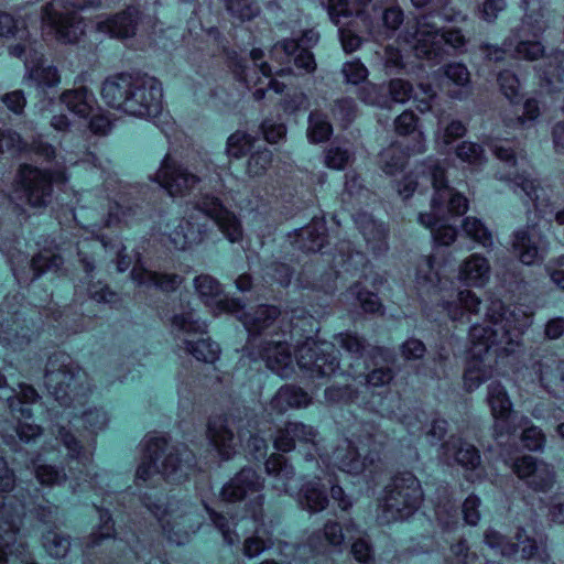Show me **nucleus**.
Instances as JSON below:
<instances>
[{
	"label": "nucleus",
	"instance_id": "obj_1",
	"mask_svg": "<svg viewBox=\"0 0 564 564\" xmlns=\"http://www.w3.org/2000/svg\"><path fill=\"white\" fill-rule=\"evenodd\" d=\"M488 324H475L469 329V354L464 373L466 389L471 391L478 388L490 375V369L484 365V357L490 350L498 356L514 352L520 338L532 323L531 316L522 308H507L499 300L489 303L486 310Z\"/></svg>",
	"mask_w": 564,
	"mask_h": 564
},
{
	"label": "nucleus",
	"instance_id": "obj_2",
	"mask_svg": "<svg viewBox=\"0 0 564 564\" xmlns=\"http://www.w3.org/2000/svg\"><path fill=\"white\" fill-rule=\"evenodd\" d=\"M141 502L159 521L166 539L177 545L187 543L197 533L205 521L204 512L209 514L210 521L228 545L239 541V535L231 530V520L206 505H195L185 499L166 500L158 492H144Z\"/></svg>",
	"mask_w": 564,
	"mask_h": 564
},
{
	"label": "nucleus",
	"instance_id": "obj_3",
	"mask_svg": "<svg viewBox=\"0 0 564 564\" xmlns=\"http://www.w3.org/2000/svg\"><path fill=\"white\" fill-rule=\"evenodd\" d=\"M101 97L111 108L135 117H155L162 110V87L151 76L117 74L105 79Z\"/></svg>",
	"mask_w": 564,
	"mask_h": 564
},
{
	"label": "nucleus",
	"instance_id": "obj_4",
	"mask_svg": "<svg viewBox=\"0 0 564 564\" xmlns=\"http://www.w3.org/2000/svg\"><path fill=\"white\" fill-rule=\"evenodd\" d=\"M446 162L429 164L434 195L431 199V216L425 227L431 229L435 247H447L457 237L456 229L446 224L447 216H460L468 209L467 198L447 184Z\"/></svg>",
	"mask_w": 564,
	"mask_h": 564
},
{
	"label": "nucleus",
	"instance_id": "obj_5",
	"mask_svg": "<svg viewBox=\"0 0 564 564\" xmlns=\"http://www.w3.org/2000/svg\"><path fill=\"white\" fill-rule=\"evenodd\" d=\"M202 217L213 219L231 242L240 239L242 231L237 217L217 197L205 195L197 203L196 210L187 218L180 219L170 232V240L176 249L184 250L203 241L207 229L199 221Z\"/></svg>",
	"mask_w": 564,
	"mask_h": 564
},
{
	"label": "nucleus",
	"instance_id": "obj_6",
	"mask_svg": "<svg viewBox=\"0 0 564 564\" xmlns=\"http://www.w3.org/2000/svg\"><path fill=\"white\" fill-rule=\"evenodd\" d=\"M195 465V455L185 444H173L165 437H151L135 476L139 481L151 480L158 475L166 480L180 481L188 476Z\"/></svg>",
	"mask_w": 564,
	"mask_h": 564
},
{
	"label": "nucleus",
	"instance_id": "obj_7",
	"mask_svg": "<svg viewBox=\"0 0 564 564\" xmlns=\"http://www.w3.org/2000/svg\"><path fill=\"white\" fill-rule=\"evenodd\" d=\"M45 386L63 406L83 404L90 392L88 376L68 356H52L45 369Z\"/></svg>",
	"mask_w": 564,
	"mask_h": 564
},
{
	"label": "nucleus",
	"instance_id": "obj_8",
	"mask_svg": "<svg viewBox=\"0 0 564 564\" xmlns=\"http://www.w3.org/2000/svg\"><path fill=\"white\" fill-rule=\"evenodd\" d=\"M440 17L444 21H464L466 17L448 7V0H425V59H443L457 52H463L466 40L459 30H438L429 17Z\"/></svg>",
	"mask_w": 564,
	"mask_h": 564
},
{
	"label": "nucleus",
	"instance_id": "obj_9",
	"mask_svg": "<svg viewBox=\"0 0 564 564\" xmlns=\"http://www.w3.org/2000/svg\"><path fill=\"white\" fill-rule=\"evenodd\" d=\"M421 497L420 480L411 471L395 475L386 486L379 505L378 521L388 524L408 519L417 509Z\"/></svg>",
	"mask_w": 564,
	"mask_h": 564
},
{
	"label": "nucleus",
	"instance_id": "obj_10",
	"mask_svg": "<svg viewBox=\"0 0 564 564\" xmlns=\"http://www.w3.org/2000/svg\"><path fill=\"white\" fill-rule=\"evenodd\" d=\"M93 6L89 0H54L42 9L43 31L62 43H76L84 35L79 11Z\"/></svg>",
	"mask_w": 564,
	"mask_h": 564
},
{
	"label": "nucleus",
	"instance_id": "obj_11",
	"mask_svg": "<svg viewBox=\"0 0 564 564\" xmlns=\"http://www.w3.org/2000/svg\"><path fill=\"white\" fill-rule=\"evenodd\" d=\"M297 365L311 377H328L339 369L338 352L335 344L306 339L295 352Z\"/></svg>",
	"mask_w": 564,
	"mask_h": 564
},
{
	"label": "nucleus",
	"instance_id": "obj_12",
	"mask_svg": "<svg viewBox=\"0 0 564 564\" xmlns=\"http://www.w3.org/2000/svg\"><path fill=\"white\" fill-rule=\"evenodd\" d=\"M17 192L32 207L45 206L52 195L51 175L37 167L22 165L17 176Z\"/></svg>",
	"mask_w": 564,
	"mask_h": 564
},
{
	"label": "nucleus",
	"instance_id": "obj_13",
	"mask_svg": "<svg viewBox=\"0 0 564 564\" xmlns=\"http://www.w3.org/2000/svg\"><path fill=\"white\" fill-rule=\"evenodd\" d=\"M23 507L2 502L0 506V564H7V555L21 556L24 541L18 535L22 523Z\"/></svg>",
	"mask_w": 564,
	"mask_h": 564
},
{
	"label": "nucleus",
	"instance_id": "obj_14",
	"mask_svg": "<svg viewBox=\"0 0 564 564\" xmlns=\"http://www.w3.org/2000/svg\"><path fill=\"white\" fill-rule=\"evenodd\" d=\"M318 432L312 425L302 422H286L282 427L278 429L273 446L276 451L289 453L300 447L306 448V459H314L317 452Z\"/></svg>",
	"mask_w": 564,
	"mask_h": 564
},
{
	"label": "nucleus",
	"instance_id": "obj_15",
	"mask_svg": "<svg viewBox=\"0 0 564 564\" xmlns=\"http://www.w3.org/2000/svg\"><path fill=\"white\" fill-rule=\"evenodd\" d=\"M513 473L534 491H549L555 482V473L551 465L524 455L512 464Z\"/></svg>",
	"mask_w": 564,
	"mask_h": 564
},
{
	"label": "nucleus",
	"instance_id": "obj_16",
	"mask_svg": "<svg viewBox=\"0 0 564 564\" xmlns=\"http://www.w3.org/2000/svg\"><path fill=\"white\" fill-rule=\"evenodd\" d=\"M512 251L523 264L531 265L544 258L547 241L535 226H527L513 232Z\"/></svg>",
	"mask_w": 564,
	"mask_h": 564
},
{
	"label": "nucleus",
	"instance_id": "obj_17",
	"mask_svg": "<svg viewBox=\"0 0 564 564\" xmlns=\"http://www.w3.org/2000/svg\"><path fill=\"white\" fill-rule=\"evenodd\" d=\"M486 401L495 420V431L499 435L514 432V419L512 402L506 388L498 381H492L487 387Z\"/></svg>",
	"mask_w": 564,
	"mask_h": 564
},
{
	"label": "nucleus",
	"instance_id": "obj_18",
	"mask_svg": "<svg viewBox=\"0 0 564 564\" xmlns=\"http://www.w3.org/2000/svg\"><path fill=\"white\" fill-rule=\"evenodd\" d=\"M171 196H183L199 181L186 169L165 158L154 178Z\"/></svg>",
	"mask_w": 564,
	"mask_h": 564
},
{
	"label": "nucleus",
	"instance_id": "obj_19",
	"mask_svg": "<svg viewBox=\"0 0 564 564\" xmlns=\"http://www.w3.org/2000/svg\"><path fill=\"white\" fill-rule=\"evenodd\" d=\"M0 36L14 39L17 43L9 45L11 56L22 58L26 52L36 54V39L32 36L23 22L15 20L11 14L0 11Z\"/></svg>",
	"mask_w": 564,
	"mask_h": 564
},
{
	"label": "nucleus",
	"instance_id": "obj_20",
	"mask_svg": "<svg viewBox=\"0 0 564 564\" xmlns=\"http://www.w3.org/2000/svg\"><path fill=\"white\" fill-rule=\"evenodd\" d=\"M438 73V86L449 98L464 100L471 94L470 73L463 63L446 64Z\"/></svg>",
	"mask_w": 564,
	"mask_h": 564
},
{
	"label": "nucleus",
	"instance_id": "obj_21",
	"mask_svg": "<svg viewBox=\"0 0 564 564\" xmlns=\"http://www.w3.org/2000/svg\"><path fill=\"white\" fill-rule=\"evenodd\" d=\"M541 387L556 398L564 397V359L555 354L541 357L533 366Z\"/></svg>",
	"mask_w": 564,
	"mask_h": 564
},
{
	"label": "nucleus",
	"instance_id": "obj_22",
	"mask_svg": "<svg viewBox=\"0 0 564 564\" xmlns=\"http://www.w3.org/2000/svg\"><path fill=\"white\" fill-rule=\"evenodd\" d=\"M36 54L32 52L22 56L25 65L24 82L37 88L54 87L59 84V75L53 65H46L40 48L42 44L36 40Z\"/></svg>",
	"mask_w": 564,
	"mask_h": 564
},
{
	"label": "nucleus",
	"instance_id": "obj_23",
	"mask_svg": "<svg viewBox=\"0 0 564 564\" xmlns=\"http://www.w3.org/2000/svg\"><path fill=\"white\" fill-rule=\"evenodd\" d=\"M236 423L230 416H213L208 422V436L224 458H230L237 449L240 435L235 434Z\"/></svg>",
	"mask_w": 564,
	"mask_h": 564
},
{
	"label": "nucleus",
	"instance_id": "obj_24",
	"mask_svg": "<svg viewBox=\"0 0 564 564\" xmlns=\"http://www.w3.org/2000/svg\"><path fill=\"white\" fill-rule=\"evenodd\" d=\"M438 458L448 466L457 464L466 469H475L480 464L478 449L454 435L440 446Z\"/></svg>",
	"mask_w": 564,
	"mask_h": 564
},
{
	"label": "nucleus",
	"instance_id": "obj_25",
	"mask_svg": "<svg viewBox=\"0 0 564 564\" xmlns=\"http://www.w3.org/2000/svg\"><path fill=\"white\" fill-rule=\"evenodd\" d=\"M335 343L347 354L349 358L347 373L357 379L367 369L366 357L370 355L369 344L357 334L346 332L337 334Z\"/></svg>",
	"mask_w": 564,
	"mask_h": 564
},
{
	"label": "nucleus",
	"instance_id": "obj_26",
	"mask_svg": "<svg viewBox=\"0 0 564 564\" xmlns=\"http://www.w3.org/2000/svg\"><path fill=\"white\" fill-rule=\"evenodd\" d=\"M139 18V10L134 7H129L113 15L99 17L96 22V30L110 37H131L135 34Z\"/></svg>",
	"mask_w": 564,
	"mask_h": 564
},
{
	"label": "nucleus",
	"instance_id": "obj_27",
	"mask_svg": "<svg viewBox=\"0 0 564 564\" xmlns=\"http://www.w3.org/2000/svg\"><path fill=\"white\" fill-rule=\"evenodd\" d=\"M194 288L199 299L208 306L216 304L220 310L236 314L243 308L240 300L223 297L220 283L209 274L196 276Z\"/></svg>",
	"mask_w": 564,
	"mask_h": 564
},
{
	"label": "nucleus",
	"instance_id": "obj_28",
	"mask_svg": "<svg viewBox=\"0 0 564 564\" xmlns=\"http://www.w3.org/2000/svg\"><path fill=\"white\" fill-rule=\"evenodd\" d=\"M262 488L263 479L258 473L252 468L245 467L223 487L221 497L225 501L235 502Z\"/></svg>",
	"mask_w": 564,
	"mask_h": 564
},
{
	"label": "nucleus",
	"instance_id": "obj_29",
	"mask_svg": "<svg viewBox=\"0 0 564 564\" xmlns=\"http://www.w3.org/2000/svg\"><path fill=\"white\" fill-rule=\"evenodd\" d=\"M333 460L338 469L358 475L371 465L375 459L370 455H362L351 441L345 440L335 448Z\"/></svg>",
	"mask_w": 564,
	"mask_h": 564
},
{
	"label": "nucleus",
	"instance_id": "obj_30",
	"mask_svg": "<svg viewBox=\"0 0 564 564\" xmlns=\"http://www.w3.org/2000/svg\"><path fill=\"white\" fill-rule=\"evenodd\" d=\"M344 542L343 525L334 520L326 521L321 531L313 532L307 539V545L316 554H326L330 547L341 552Z\"/></svg>",
	"mask_w": 564,
	"mask_h": 564
},
{
	"label": "nucleus",
	"instance_id": "obj_31",
	"mask_svg": "<svg viewBox=\"0 0 564 564\" xmlns=\"http://www.w3.org/2000/svg\"><path fill=\"white\" fill-rule=\"evenodd\" d=\"M491 268L487 258L473 253L459 265L458 280L466 286L482 288L490 279Z\"/></svg>",
	"mask_w": 564,
	"mask_h": 564
},
{
	"label": "nucleus",
	"instance_id": "obj_32",
	"mask_svg": "<svg viewBox=\"0 0 564 564\" xmlns=\"http://www.w3.org/2000/svg\"><path fill=\"white\" fill-rule=\"evenodd\" d=\"M264 469L275 491L290 494V482L295 478L296 473L288 458L281 454H272L265 460Z\"/></svg>",
	"mask_w": 564,
	"mask_h": 564
},
{
	"label": "nucleus",
	"instance_id": "obj_33",
	"mask_svg": "<svg viewBox=\"0 0 564 564\" xmlns=\"http://www.w3.org/2000/svg\"><path fill=\"white\" fill-rule=\"evenodd\" d=\"M267 367L281 377H289L294 370L290 347L284 341L268 343L260 352Z\"/></svg>",
	"mask_w": 564,
	"mask_h": 564
},
{
	"label": "nucleus",
	"instance_id": "obj_34",
	"mask_svg": "<svg viewBox=\"0 0 564 564\" xmlns=\"http://www.w3.org/2000/svg\"><path fill=\"white\" fill-rule=\"evenodd\" d=\"M297 502L311 513L325 510L329 503L326 484L317 477L305 481L299 490Z\"/></svg>",
	"mask_w": 564,
	"mask_h": 564
},
{
	"label": "nucleus",
	"instance_id": "obj_35",
	"mask_svg": "<svg viewBox=\"0 0 564 564\" xmlns=\"http://www.w3.org/2000/svg\"><path fill=\"white\" fill-rule=\"evenodd\" d=\"M132 280L141 286H154L163 292L175 291L183 282V278L175 273H159L148 270L142 265L133 267L131 271Z\"/></svg>",
	"mask_w": 564,
	"mask_h": 564
},
{
	"label": "nucleus",
	"instance_id": "obj_36",
	"mask_svg": "<svg viewBox=\"0 0 564 564\" xmlns=\"http://www.w3.org/2000/svg\"><path fill=\"white\" fill-rule=\"evenodd\" d=\"M524 10L521 32L523 35L539 36L546 29V8L542 0H521Z\"/></svg>",
	"mask_w": 564,
	"mask_h": 564
},
{
	"label": "nucleus",
	"instance_id": "obj_37",
	"mask_svg": "<svg viewBox=\"0 0 564 564\" xmlns=\"http://www.w3.org/2000/svg\"><path fill=\"white\" fill-rule=\"evenodd\" d=\"M59 100L79 118H88L97 105L94 93L86 87L65 90L59 96Z\"/></svg>",
	"mask_w": 564,
	"mask_h": 564
},
{
	"label": "nucleus",
	"instance_id": "obj_38",
	"mask_svg": "<svg viewBox=\"0 0 564 564\" xmlns=\"http://www.w3.org/2000/svg\"><path fill=\"white\" fill-rule=\"evenodd\" d=\"M542 85L550 91L560 89L564 83V50H556L546 56L544 66L539 67Z\"/></svg>",
	"mask_w": 564,
	"mask_h": 564
},
{
	"label": "nucleus",
	"instance_id": "obj_39",
	"mask_svg": "<svg viewBox=\"0 0 564 564\" xmlns=\"http://www.w3.org/2000/svg\"><path fill=\"white\" fill-rule=\"evenodd\" d=\"M280 313L276 306L261 305L252 312H241L238 318L250 335H258L270 327Z\"/></svg>",
	"mask_w": 564,
	"mask_h": 564
},
{
	"label": "nucleus",
	"instance_id": "obj_40",
	"mask_svg": "<svg viewBox=\"0 0 564 564\" xmlns=\"http://www.w3.org/2000/svg\"><path fill=\"white\" fill-rule=\"evenodd\" d=\"M360 231L375 253L384 252L387 245V229L382 223L376 221L369 215H362L358 219Z\"/></svg>",
	"mask_w": 564,
	"mask_h": 564
},
{
	"label": "nucleus",
	"instance_id": "obj_41",
	"mask_svg": "<svg viewBox=\"0 0 564 564\" xmlns=\"http://www.w3.org/2000/svg\"><path fill=\"white\" fill-rule=\"evenodd\" d=\"M524 529L520 528L516 534L517 540L521 544V557L523 560H534L540 563H547L551 560L546 536L525 538L522 539Z\"/></svg>",
	"mask_w": 564,
	"mask_h": 564
},
{
	"label": "nucleus",
	"instance_id": "obj_42",
	"mask_svg": "<svg viewBox=\"0 0 564 564\" xmlns=\"http://www.w3.org/2000/svg\"><path fill=\"white\" fill-rule=\"evenodd\" d=\"M311 399L301 388L295 386H284L279 389L271 405L279 412H285L289 408H302L308 405Z\"/></svg>",
	"mask_w": 564,
	"mask_h": 564
},
{
	"label": "nucleus",
	"instance_id": "obj_43",
	"mask_svg": "<svg viewBox=\"0 0 564 564\" xmlns=\"http://www.w3.org/2000/svg\"><path fill=\"white\" fill-rule=\"evenodd\" d=\"M19 389L20 390L17 394L8 395L9 408L11 413L19 420L30 419L32 416V411L29 406H23V404L35 403L40 395L32 386L25 383H20Z\"/></svg>",
	"mask_w": 564,
	"mask_h": 564
},
{
	"label": "nucleus",
	"instance_id": "obj_44",
	"mask_svg": "<svg viewBox=\"0 0 564 564\" xmlns=\"http://www.w3.org/2000/svg\"><path fill=\"white\" fill-rule=\"evenodd\" d=\"M172 332L176 335L203 334L206 332V324L193 310L176 313L171 319Z\"/></svg>",
	"mask_w": 564,
	"mask_h": 564
},
{
	"label": "nucleus",
	"instance_id": "obj_45",
	"mask_svg": "<svg viewBox=\"0 0 564 564\" xmlns=\"http://www.w3.org/2000/svg\"><path fill=\"white\" fill-rule=\"evenodd\" d=\"M299 236L300 248L307 252L319 251L326 242V227L322 221H313L302 228Z\"/></svg>",
	"mask_w": 564,
	"mask_h": 564
},
{
	"label": "nucleus",
	"instance_id": "obj_46",
	"mask_svg": "<svg viewBox=\"0 0 564 564\" xmlns=\"http://www.w3.org/2000/svg\"><path fill=\"white\" fill-rule=\"evenodd\" d=\"M500 178L510 180L513 184L512 189L516 194H523L528 202L534 204L535 207H539L540 200V192L543 189L540 187L536 180L532 178L530 175L524 172L521 174H512L508 173L506 175H501Z\"/></svg>",
	"mask_w": 564,
	"mask_h": 564
},
{
	"label": "nucleus",
	"instance_id": "obj_47",
	"mask_svg": "<svg viewBox=\"0 0 564 564\" xmlns=\"http://www.w3.org/2000/svg\"><path fill=\"white\" fill-rule=\"evenodd\" d=\"M182 348L195 359L207 364H214L220 354L219 345L209 338H203L197 341L184 339Z\"/></svg>",
	"mask_w": 564,
	"mask_h": 564
},
{
	"label": "nucleus",
	"instance_id": "obj_48",
	"mask_svg": "<svg viewBox=\"0 0 564 564\" xmlns=\"http://www.w3.org/2000/svg\"><path fill=\"white\" fill-rule=\"evenodd\" d=\"M42 545L51 557L64 558L70 550V536L58 530H48L42 536Z\"/></svg>",
	"mask_w": 564,
	"mask_h": 564
},
{
	"label": "nucleus",
	"instance_id": "obj_49",
	"mask_svg": "<svg viewBox=\"0 0 564 564\" xmlns=\"http://www.w3.org/2000/svg\"><path fill=\"white\" fill-rule=\"evenodd\" d=\"M406 159L408 155L401 147L391 144L380 153L379 164L386 174L394 175L403 170Z\"/></svg>",
	"mask_w": 564,
	"mask_h": 564
},
{
	"label": "nucleus",
	"instance_id": "obj_50",
	"mask_svg": "<svg viewBox=\"0 0 564 564\" xmlns=\"http://www.w3.org/2000/svg\"><path fill=\"white\" fill-rule=\"evenodd\" d=\"M333 127L327 116L321 111H312L308 116L307 137L313 143H321L329 139Z\"/></svg>",
	"mask_w": 564,
	"mask_h": 564
},
{
	"label": "nucleus",
	"instance_id": "obj_51",
	"mask_svg": "<svg viewBox=\"0 0 564 564\" xmlns=\"http://www.w3.org/2000/svg\"><path fill=\"white\" fill-rule=\"evenodd\" d=\"M462 227L464 234L468 238L473 239L484 248H492L494 241L491 232L480 219L476 217H466L463 220Z\"/></svg>",
	"mask_w": 564,
	"mask_h": 564
},
{
	"label": "nucleus",
	"instance_id": "obj_52",
	"mask_svg": "<svg viewBox=\"0 0 564 564\" xmlns=\"http://www.w3.org/2000/svg\"><path fill=\"white\" fill-rule=\"evenodd\" d=\"M63 263V258L59 254L51 251L37 253L31 260V270L33 272L32 281L40 278L45 272L58 271Z\"/></svg>",
	"mask_w": 564,
	"mask_h": 564
},
{
	"label": "nucleus",
	"instance_id": "obj_53",
	"mask_svg": "<svg viewBox=\"0 0 564 564\" xmlns=\"http://www.w3.org/2000/svg\"><path fill=\"white\" fill-rule=\"evenodd\" d=\"M99 513V525L86 541V547L93 549L101 544L104 540L115 536V527L111 514L108 510L97 509Z\"/></svg>",
	"mask_w": 564,
	"mask_h": 564
},
{
	"label": "nucleus",
	"instance_id": "obj_54",
	"mask_svg": "<svg viewBox=\"0 0 564 564\" xmlns=\"http://www.w3.org/2000/svg\"><path fill=\"white\" fill-rule=\"evenodd\" d=\"M226 10L240 21H250L260 14L256 0H224Z\"/></svg>",
	"mask_w": 564,
	"mask_h": 564
},
{
	"label": "nucleus",
	"instance_id": "obj_55",
	"mask_svg": "<svg viewBox=\"0 0 564 564\" xmlns=\"http://www.w3.org/2000/svg\"><path fill=\"white\" fill-rule=\"evenodd\" d=\"M56 440H58L68 451V457L78 459L82 464L88 460V457L83 453V446L80 442L74 436V434L65 426L57 425L54 431Z\"/></svg>",
	"mask_w": 564,
	"mask_h": 564
},
{
	"label": "nucleus",
	"instance_id": "obj_56",
	"mask_svg": "<svg viewBox=\"0 0 564 564\" xmlns=\"http://www.w3.org/2000/svg\"><path fill=\"white\" fill-rule=\"evenodd\" d=\"M34 475L37 481L44 486L62 485L66 480L63 468L50 464L33 463Z\"/></svg>",
	"mask_w": 564,
	"mask_h": 564
},
{
	"label": "nucleus",
	"instance_id": "obj_57",
	"mask_svg": "<svg viewBox=\"0 0 564 564\" xmlns=\"http://www.w3.org/2000/svg\"><path fill=\"white\" fill-rule=\"evenodd\" d=\"M466 131L467 129L460 120L453 119L448 123H444L443 120H440L436 132V142L437 144L447 147L458 138L464 137Z\"/></svg>",
	"mask_w": 564,
	"mask_h": 564
},
{
	"label": "nucleus",
	"instance_id": "obj_58",
	"mask_svg": "<svg viewBox=\"0 0 564 564\" xmlns=\"http://www.w3.org/2000/svg\"><path fill=\"white\" fill-rule=\"evenodd\" d=\"M484 541L490 549L496 550L506 557L513 556L519 551V544L510 542L506 536L492 529H488L485 532Z\"/></svg>",
	"mask_w": 564,
	"mask_h": 564
},
{
	"label": "nucleus",
	"instance_id": "obj_59",
	"mask_svg": "<svg viewBox=\"0 0 564 564\" xmlns=\"http://www.w3.org/2000/svg\"><path fill=\"white\" fill-rule=\"evenodd\" d=\"M497 82L501 93L511 102H518L521 99L522 95L519 78L511 70L506 69L500 72Z\"/></svg>",
	"mask_w": 564,
	"mask_h": 564
},
{
	"label": "nucleus",
	"instance_id": "obj_60",
	"mask_svg": "<svg viewBox=\"0 0 564 564\" xmlns=\"http://www.w3.org/2000/svg\"><path fill=\"white\" fill-rule=\"evenodd\" d=\"M253 138L245 131H236L227 140L226 152L235 159L242 158L252 147Z\"/></svg>",
	"mask_w": 564,
	"mask_h": 564
},
{
	"label": "nucleus",
	"instance_id": "obj_61",
	"mask_svg": "<svg viewBox=\"0 0 564 564\" xmlns=\"http://www.w3.org/2000/svg\"><path fill=\"white\" fill-rule=\"evenodd\" d=\"M528 423L529 419L525 416H521L519 424L525 426L521 434V441L523 443V446L527 447L529 451H541L545 445V435L542 432V430L538 426H527Z\"/></svg>",
	"mask_w": 564,
	"mask_h": 564
},
{
	"label": "nucleus",
	"instance_id": "obj_62",
	"mask_svg": "<svg viewBox=\"0 0 564 564\" xmlns=\"http://www.w3.org/2000/svg\"><path fill=\"white\" fill-rule=\"evenodd\" d=\"M351 152L341 145L332 143L325 151L324 163L334 170H344L351 160Z\"/></svg>",
	"mask_w": 564,
	"mask_h": 564
},
{
	"label": "nucleus",
	"instance_id": "obj_63",
	"mask_svg": "<svg viewBox=\"0 0 564 564\" xmlns=\"http://www.w3.org/2000/svg\"><path fill=\"white\" fill-rule=\"evenodd\" d=\"M139 206L134 205H123L120 203H115L109 208L108 219L106 221V226L110 227L112 225L119 223L128 224L134 216L139 214Z\"/></svg>",
	"mask_w": 564,
	"mask_h": 564
},
{
	"label": "nucleus",
	"instance_id": "obj_64",
	"mask_svg": "<svg viewBox=\"0 0 564 564\" xmlns=\"http://www.w3.org/2000/svg\"><path fill=\"white\" fill-rule=\"evenodd\" d=\"M272 163V152L269 150L257 151L251 154L247 163V173L250 176L263 175Z\"/></svg>",
	"mask_w": 564,
	"mask_h": 564
}]
</instances>
